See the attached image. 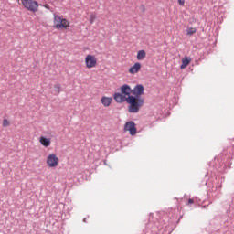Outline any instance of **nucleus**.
I'll list each match as a JSON object with an SVG mask.
<instances>
[{
  "label": "nucleus",
  "instance_id": "obj_18",
  "mask_svg": "<svg viewBox=\"0 0 234 234\" xmlns=\"http://www.w3.org/2000/svg\"><path fill=\"white\" fill-rule=\"evenodd\" d=\"M193 199H188V204H193Z\"/></svg>",
  "mask_w": 234,
  "mask_h": 234
},
{
  "label": "nucleus",
  "instance_id": "obj_5",
  "mask_svg": "<svg viewBox=\"0 0 234 234\" xmlns=\"http://www.w3.org/2000/svg\"><path fill=\"white\" fill-rule=\"evenodd\" d=\"M46 162L48 167H58V165L59 164V158H58L56 154H50L48 155Z\"/></svg>",
  "mask_w": 234,
  "mask_h": 234
},
{
  "label": "nucleus",
  "instance_id": "obj_3",
  "mask_svg": "<svg viewBox=\"0 0 234 234\" xmlns=\"http://www.w3.org/2000/svg\"><path fill=\"white\" fill-rule=\"evenodd\" d=\"M53 25L54 28H57V30H63L69 28V20L61 18L59 16L54 14Z\"/></svg>",
  "mask_w": 234,
  "mask_h": 234
},
{
  "label": "nucleus",
  "instance_id": "obj_14",
  "mask_svg": "<svg viewBox=\"0 0 234 234\" xmlns=\"http://www.w3.org/2000/svg\"><path fill=\"white\" fill-rule=\"evenodd\" d=\"M55 94H59L61 92V85L56 84L54 87Z\"/></svg>",
  "mask_w": 234,
  "mask_h": 234
},
{
  "label": "nucleus",
  "instance_id": "obj_7",
  "mask_svg": "<svg viewBox=\"0 0 234 234\" xmlns=\"http://www.w3.org/2000/svg\"><path fill=\"white\" fill-rule=\"evenodd\" d=\"M124 131H129L131 136H134V134H136V124L134 122L130 121L126 122L124 125Z\"/></svg>",
  "mask_w": 234,
  "mask_h": 234
},
{
  "label": "nucleus",
  "instance_id": "obj_17",
  "mask_svg": "<svg viewBox=\"0 0 234 234\" xmlns=\"http://www.w3.org/2000/svg\"><path fill=\"white\" fill-rule=\"evenodd\" d=\"M186 2L184 0H178V4L180 5V6H184V4Z\"/></svg>",
  "mask_w": 234,
  "mask_h": 234
},
{
  "label": "nucleus",
  "instance_id": "obj_12",
  "mask_svg": "<svg viewBox=\"0 0 234 234\" xmlns=\"http://www.w3.org/2000/svg\"><path fill=\"white\" fill-rule=\"evenodd\" d=\"M147 54L145 53V50H139L138 52H137V60L138 61H144V59H145V56H146Z\"/></svg>",
  "mask_w": 234,
  "mask_h": 234
},
{
  "label": "nucleus",
  "instance_id": "obj_11",
  "mask_svg": "<svg viewBox=\"0 0 234 234\" xmlns=\"http://www.w3.org/2000/svg\"><path fill=\"white\" fill-rule=\"evenodd\" d=\"M191 63V58L189 57H185L182 59V64L180 66V69H186V67H187V65H189Z\"/></svg>",
  "mask_w": 234,
  "mask_h": 234
},
{
  "label": "nucleus",
  "instance_id": "obj_6",
  "mask_svg": "<svg viewBox=\"0 0 234 234\" xmlns=\"http://www.w3.org/2000/svg\"><path fill=\"white\" fill-rule=\"evenodd\" d=\"M85 63L87 69H94L96 65L98 64V59H96V57L93 55H87L85 58Z\"/></svg>",
  "mask_w": 234,
  "mask_h": 234
},
{
  "label": "nucleus",
  "instance_id": "obj_8",
  "mask_svg": "<svg viewBox=\"0 0 234 234\" xmlns=\"http://www.w3.org/2000/svg\"><path fill=\"white\" fill-rule=\"evenodd\" d=\"M140 69H142V64H140V62H136L129 69V72L130 74H136L137 72H140Z\"/></svg>",
  "mask_w": 234,
  "mask_h": 234
},
{
  "label": "nucleus",
  "instance_id": "obj_10",
  "mask_svg": "<svg viewBox=\"0 0 234 234\" xmlns=\"http://www.w3.org/2000/svg\"><path fill=\"white\" fill-rule=\"evenodd\" d=\"M101 103H102L104 107H111V104L112 103V99L111 97L103 96L101 99Z\"/></svg>",
  "mask_w": 234,
  "mask_h": 234
},
{
  "label": "nucleus",
  "instance_id": "obj_15",
  "mask_svg": "<svg viewBox=\"0 0 234 234\" xmlns=\"http://www.w3.org/2000/svg\"><path fill=\"white\" fill-rule=\"evenodd\" d=\"M10 125V122L7 119H4L3 127H8Z\"/></svg>",
  "mask_w": 234,
  "mask_h": 234
},
{
  "label": "nucleus",
  "instance_id": "obj_2",
  "mask_svg": "<svg viewBox=\"0 0 234 234\" xmlns=\"http://www.w3.org/2000/svg\"><path fill=\"white\" fill-rule=\"evenodd\" d=\"M133 94V90L131 89V86L124 84L121 87V92L115 93L113 95V99L117 103H127V98Z\"/></svg>",
  "mask_w": 234,
  "mask_h": 234
},
{
  "label": "nucleus",
  "instance_id": "obj_9",
  "mask_svg": "<svg viewBox=\"0 0 234 234\" xmlns=\"http://www.w3.org/2000/svg\"><path fill=\"white\" fill-rule=\"evenodd\" d=\"M39 142L43 147H50L51 140L50 138H47L45 136L39 137Z\"/></svg>",
  "mask_w": 234,
  "mask_h": 234
},
{
  "label": "nucleus",
  "instance_id": "obj_1",
  "mask_svg": "<svg viewBox=\"0 0 234 234\" xmlns=\"http://www.w3.org/2000/svg\"><path fill=\"white\" fill-rule=\"evenodd\" d=\"M144 85L138 84L132 90V96L127 97L128 112L131 114L140 112L141 107H144L145 100L142 97L144 94Z\"/></svg>",
  "mask_w": 234,
  "mask_h": 234
},
{
  "label": "nucleus",
  "instance_id": "obj_13",
  "mask_svg": "<svg viewBox=\"0 0 234 234\" xmlns=\"http://www.w3.org/2000/svg\"><path fill=\"white\" fill-rule=\"evenodd\" d=\"M193 34H197V29L195 27H187L186 28V35L193 36Z\"/></svg>",
  "mask_w": 234,
  "mask_h": 234
},
{
  "label": "nucleus",
  "instance_id": "obj_4",
  "mask_svg": "<svg viewBox=\"0 0 234 234\" xmlns=\"http://www.w3.org/2000/svg\"><path fill=\"white\" fill-rule=\"evenodd\" d=\"M22 5L29 12H36L39 8V4L36 0H22Z\"/></svg>",
  "mask_w": 234,
  "mask_h": 234
},
{
  "label": "nucleus",
  "instance_id": "obj_16",
  "mask_svg": "<svg viewBox=\"0 0 234 234\" xmlns=\"http://www.w3.org/2000/svg\"><path fill=\"white\" fill-rule=\"evenodd\" d=\"M95 19H96V15H90V25H92V23H94Z\"/></svg>",
  "mask_w": 234,
  "mask_h": 234
}]
</instances>
